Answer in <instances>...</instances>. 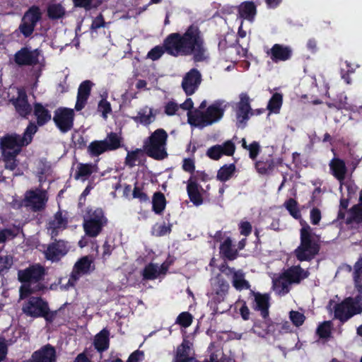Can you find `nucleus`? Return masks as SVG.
Wrapping results in <instances>:
<instances>
[{
	"instance_id": "f257e3e1",
	"label": "nucleus",
	"mask_w": 362,
	"mask_h": 362,
	"mask_svg": "<svg viewBox=\"0 0 362 362\" xmlns=\"http://www.w3.org/2000/svg\"><path fill=\"white\" fill-rule=\"evenodd\" d=\"M167 48L169 55L178 57L192 56L194 62L208 59L207 49L198 26L190 25L182 34L172 33L168 35Z\"/></svg>"
},
{
	"instance_id": "f03ea898",
	"label": "nucleus",
	"mask_w": 362,
	"mask_h": 362,
	"mask_svg": "<svg viewBox=\"0 0 362 362\" xmlns=\"http://www.w3.org/2000/svg\"><path fill=\"white\" fill-rule=\"evenodd\" d=\"M300 230V245L294 250L296 257L300 262H310L319 253L320 244L311 227L304 222Z\"/></svg>"
},
{
	"instance_id": "7ed1b4c3",
	"label": "nucleus",
	"mask_w": 362,
	"mask_h": 362,
	"mask_svg": "<svg viewBox=\"0 0 362 362\" xmlns=\"http://www.w3.org/2000/svg\"><path fill=\"white\" fill-rule=\"evenodd\" d=\"M108 224V218L101 207L88 206L83 214V228L90 238H96Z\"/></svg>"
},
{
	"instance_id": "20e7f679",
	"label": "nucleus",
	"mask_w": 362,
	"mask_h": 362,
	"mask_svg": "<svg viewBox=\"0 0 362 362\" xmlns=\"http://www.w3.org/2000/svg\"><path fill=\"white\" fill-rule=\"evenodd\" d=\"M168 135L163 129L155 130L144 142L146 154L156 160H162L168 156L166 145Z\"/></svg>"
},
{
	"instance_id": "39448f33",
	"label": "nucleus",
	"mask_w": 362,
	"mask_h": 362,
	"mask_svg": "<svg viewBox=\"0 0 362 362\" xmlns=\"http://www.w3.org/2000/svg\"><path fill=\"white\" fill-rule=\"evenodd\" d=\"M45 274V268L40 264H33L24 269V298L46 288L43 283Z\"/></svg>"
},
{
	"instance_id": "423d86ee",
	"label": "nucleus",
	"mask_w": 362,
	"mask_h": 362,
	"mask_svg": "<svg viewBox=\"0 0 362 362\" xmlns=\"http://www.w3.org/2000/svg\"><path fill=\"white\" fill-rule=\"evenodd\" d=\"M48 201L47 192L40 187L29 189L24 194V207L26 211L33 213L27 217L24 215V223L37 218L38 214L45 210Z\"/></svg>"
},
{
	"instance_id": "0eeeda50",
	"label": "nucleus",
	"mask_w": 362,
	"mask_h": 362,
	"mask_svg": "<svg viewBox=\"0 0 362 362\" xmlns=\"http://www.w3.org/2000/svg\"><path fill=\"white\" fill-rule=\"evenodd\" d=\"M22 144L23 139L15 134L0 139V149L6 168L12 170L16 168V157L20 153Z\"/></svg>"
},
{
	"instance_id": "6e6552de",
	"label": "nucleus",
	"mask_w": 362,
	"mask_h": 362,
	"mask_svg": "<svg viewBox=\"0 0 362 362\" xmlns=\"http://www.w3.org/2000/svg\"><path fill=\"white\" fill-rule=\"evenodd\" d=\"M224 113V109L221 107V103L216 102L209 105L205 112L195 110L194 114L187 113L188 122L191 125L203 128L212 124L221 119Z\"/></svg>"
},
{
	"instance_id": "1a4fd4ad",
	"label": "nucleus",
	"mask_w": 362,
	"mask_h": 362,
	"mask_svg": "<svg viewBox=\"0 0 362 362\" xmlns=\"http://www.w3.org/2000/svg\"><path fill=\"white\" fill-rule=\"evenodd\" d=\"M229 288L228 282L221 274H218L211 282V299L209 305L213 310V314L221 313L218 305L225 300Z\"/></svg>"
},
{
	"instance_id": "9d476101",
	"label": "nucleus",
	"mask_w": 362,
	"mask_h": 362,
	"mask_svg": "<svg viewBox=\"0 0 362 362\" xmlns=\"http://www.w3.org/2000/svg\"><path fill=\"white\" fill-rule=\"evenodd\" d=\"M75 112L74 109L59 107L54 112L53 122L62 133H66L74 127Z\"/></svg>"
},
{
	"instance_id": "9b49d317",
	"label": "nucleus",
	"mask_w": 362,
	"mask_h": 362,
	"mask_svg": "<svg viewBox=\"0 0 362 362\" xmlns=\"http://www.w3.org/2000/svg\"><path fill=\"white\" fill-rule=\"evenodd\" d=\"M45 251V256L47 259L52 262H57L65 256L69 251V243L64 240L54 238Z\"/></svg>"
},
{
	"instance_id": "f8f14e48",
	"label": "nucleus",
	"mask_w": 362,
	"mask_h": 362,
	"mask_svg": "<svg viewBox=\"0 0 362 362\" xmlns=\"http://www.w3.org/2000/svg\"><path fill=\"white\" fill-rule=\"evenodd\" d=\"M92 260L88 256H84L80 258L74 265L72 272L65 287H74L76 282L81 276L88 274L90 272Z\"/></svg>"
},
{
	"instance_id": "ddd939ff",
	"label": "nucleus",
	"mask_w": 362,
	"mask_h": 362,
	"mask_svg": "<svg viewBox=\"0 0 362 362\" xmlns=\"http://www.w3.org/2000/svg\"><path fill=\"white\" fill-rule=\"evenodd\" d=\"M42 13L38 6H31L24 13V37H30L38 22L42 20Z\"/></svg>"
},
{
	"instance_id": "4468645a",
	"label": "nucleus",
	"mask_w": 362,
	"mask_h": 362,
	"mask_svg": "<svg viewBox=\"0 0 362 362\" xmlns=\"http://www.w3.org/2000/svg\"><path fill=\"white\" fill-rule=\"evenodd\" d=\"M69 215L66 211L59 209L47 223V230L50 231L51 240L57 238L60 231L67 228Z\"/></svg>"
},
{
	"instance_id": "2eb2a0df",
	"label": "nucleus",
	"mask_w": 362,
	"mask_h": 362,
	"mask_svg": "<svg viewBox=\"0 0 362 362\" xmlns=\"http://www.w3.org/2000/svg\"><path fill=\"white\" fill-rule=\"evenodd\" d=\"M333 309L334 318L339 320L341 324L358 315L355 307L352 305V299H349V297L345 298L341 302L336 303Z\"/></svg>"
},
{
	"instance_id": "dca6fc26",
	"label": "nucleus",
	"mask_w": 362,
	"mask_h": 362,
	"mask_svg": "<svg viewBox=\"0 0 362 362\" xmlns=\"http://www.w3.org/2000/svg\"><path fill=\"white\" fill-rule=\"evenodd\" d=\"M239 98L240 100L237 103L236 110V124L238 127L244 128L250 118L249 114L252 111L250 105L251 100L246 93H241Z\"/></svg>"
},
{
	"instance_id": "f3484780",
	"label": "nucleus",
	"mask_w": 362,
	"mask_h": 362,
	"mask_svg": "<svg viewBox=\"0 0 362 362\" xmlns=\"http://www.w3.org/2000/svg\"><path fill=\"white\" fill-rule=\"evenodd\" d=\"M202 81L200 71L195 69H191L185 74L182 81V88L185 94L192 95L198 89Z\"/></svg>"
},
{
	"instance_id": "a211bd4d",
	"label": "nucleus",
	"mask_w": 362,
	"mask_h": 362,
	"mask_svg": "<svg viewBox=\"0 0 362 362\" xmlns=\"http://www.w3.org/2000/svg\"><path fill=\"white\" fill-rule=\"evenodd\" d=\"M235 151V145L231 140H227L222 144H216L206 151V155L214 160H219L223 156H232Z\"/></svg>"
},
{
	"instance_id": "6ab92c4d",
	"label": "nucleus",
	"mask_w": 362,
	"mask_h": 362,
	"mask_svg": "<svg viewBox=\"0 0 362 362\" xmlns=\"http://www.w3.org/2000/svg\"><path fill=\"white\" fill-rule=\"evenodd\" d=\"M48 303L41 297H30L25 307H24V314L33 317H40L45 313V309H47Z\"/></svg>"
},
{
	"instance_id": "aec40b11",
	"label": "nucleus",
	"mask_w": 362,
	"mask_h": 362,
	"mask_svg": "<svg viewBox=\"0 0 362 362\" xmlns=\"http://www.w3.org/2000/svg\"><path fill=\"white\" fill-rule=\"evenodd\" d=\"M274 63L290 60L293 56V49L290 46L283 44H274L266 52Z\"/></svg>"
},
{
	"instance_id": "412c9836",
	"label": "nucleus",
	"mask_w": 362,
	"mask_h": 362,
	"mask_svg": "<svg viewBox=\"0 0 362 362\" xmlns=\"http://www.w3.org/2000/svg\"><path fill=\"white\" fill-rule=\"evenodd\" d=\"M250 294L254 296L251 303L252 308L255 311H259L263 319H267L269 316L270 296L268 293H261L251 291Z\"/></svg>"
},
{
	"instance_id": "4be33fe9",
	"label": "nucleus",
	"mask_w": 362,
	"mask_h": 362,
	"mask_svg": "<svg viewBox=\"0 0 362 362\" xmlns=\"http://www.w3.org/2000/svg\"><path fill=\"white\" fill-rule=\"evenodd\" d=\"M93 85L89 80H86L79 85L74 107L76 111L82 110L86 105Z\"/></svg>"
},
{
	"instance_id": "5701e85b",
	"label": "nucleus",
	"mask_w": 362,
	"mask_h": 362,
	"mask_svg": "<svg viewBox=\"0 0 362 362\" xmlns=\"http://www.w3.org/2000/svg\"><path fill=\"white\" fill-rule=\"evenodd\" d=\"M280 323L274 322L268 317L264 319L262 322H255L252 327L254 333L260 337H264L267 334H274L279 329Z\"/></svg>"
},
{
	"instance_id": "b1692460",
	"label": "nucleus",
	"mask_w": 362,
	"mask_h": 362,
	"mask_svg": "<svg viewBox=\"0 0 362 362\" xmlns=\"http://www.w3.org/2000/svg\"><path fill=\"white\" fill-rule=\"evenodd\" d=\"M330 173L340 183H342L346 178L348 171L345 161L339 158L334 157L329 163Z\"/></svg>"
},
{
	"instance_id": "393cba45",
	"label": "nucleus",
	"mask_w": 362,
	"mask_h": 362,
	"mask_svg": "<svg viewBox=\"0 0 362 362\" xmlns=\"http://www.w3.org/2000/svg\"><path fill=\"white\" fill-rule=\"evenodd\" d=\"M309 275L308 271L298 266H293L288 269L283 274L282 278L289 284H299Z\"/></svg>"
},
{
	"instance_id": "a878e982",
	"label": "nucleus",
	"mask_w": 362,
	"mask_h": 362,
	"mask_svg": "<svg viewBox=\"0 0 362 362\" xmlns=\"http://www.w3.org/2000/svg\"><path fill=\"white\" fill-rule=\"evenodd\" d=\"M202 187L197 182L192 176L189 177L187 185V192L189 200L195 205L199 206L203 203V198L200 193Z\"/></svg>"
},
{
	"instance_id": "bb28decb",
	"label": "nucleus",
	"mask_w": 362,
	"mask_h": 362,
	"mask_svg": "<svg viewBox=\"0 0 362 362\" xmlns=\"http://www.w3.org/2000/svg\"><path fill=\"white\" fill-rule=\"evenodd\" d=\"M33 115L36 118V123L40 127L45 126L52 119L50 111L40 103L35 102L33 104Z\"/></svg>"
},
{
	"instance_id": "cd10ccee",
	"label": "nucleus",
	"mask_w": 362,
	"mask_h": 362,
	"mask_svg": "<svg viewBox=\"0 0 362 362\" xmlns=\"http://www.w3.org/2000/svg\"><path fill=\"white\" fill-rule=\"evenodd\" d=\"M276 163L272 155L267 157H261L255 163L257 172L262 175H269L274 170Z\"/></svg>"
},
{
	"instance_id": "c85d7f7f",
	"label": "nucleus",
	"mask_w": 362,
	"mask_h": 362,
	"mask_svg": "<svg viewBox=\"0 0 362 362\" xmlns=\"http://www.w3.org/2000/svg\"><path fill=\"white\" fill-rule=\"evenodd\" d=\"M98 165L91 163H80L77 165V169L74 173L75 180H86L93 173L98 171Z\"/></svg>"
},
{
	"instance_id": "c756f323",
	"label": "nucleus",
	"mask_w": 362,
	"mask_h": 362,
	"mask_svg": "<svg viewBox=\"0 0 362 362\" xmlns=\"http://www.w3.org/2000/svg\"><path fill=\"white\" fill-rule=\"evenodd\" d=\"M219 252L221 257L229 260L233 261L238 257V250L233 247V242L230 237H227L220 245Z\"/></svg>"
},
{
	"instance_id": "7c9ffc66",
	"label": "nucleus",
	"mask_w": 362,
	"mask_h": 362,
	"mask_svg": "<svg viewBox=\"0 0 362 362\" xmlns=\"http://www.w3.org/2000/svg\"><path fill=\"white\" fill-rule=\"evenodd\" d=\"M257 13V8L252 1H245L240 4L238 8L240 18L247 20L250 22L254 21Z\"/></svg>"
},
{
	"instance_id": "2f4dec72",
	"label": "nucleus",
	"mask_w": 362,
	"mask_h": 362,
	"mask_svg": "<svg viewBox=\"0 0 362 362\" xmlns=\"http://www.w3.org/2000/svg\"><path fill=\"white\" fill-rule=\"evenodd\" d=\"M109 331L103 329L95 336L93 344L98 351L103 352L109 348Z\"/></svg>"
},
{
	"instance_id": "473e14b6",
	"label": "nucleus",
	"mask_w": 362,
	"mask_h": 362,
	"mask_svg": "<svg viewBox=\"0 0 362 362\" xmlns=\"http://www.w3.org/2000/svg\"><path fill=\"white\" fill-rule=\"evenodd\" d=\"M167 204V200L164 194L161 192H156L152 197V210L158 215L164 211Z\"/></svg>"
},
{
	"instance_id": "72a5a7b5",
	"label": "nucleus",
	"mask_w": 362,
	"mask_h": 362,
	"mask_svg": "<svg viewBox=\"0 0 362 362\" xmlns=\"http://www.w3.org/2000/svg\"><path fill=\"white\" fill-rule=\"evenodd\" d=\"M236 171L235 163L225 164L217 171L216 179L226 182L231 179Z\"/></svg>"
},
{
	"instance_id": "f704fd0d",
	"label": "nucleus",
	"mask_w": 362,
	"mask_h": 362,
	"mask_svg": "<svg viewBox=\"0 0 362 362\" xmlns=\"http://www.w3.org/2000/svg\"><path fill=\"white\" fill-rule=\"evenodd\" d=\"M161 275L158 264L150 262L147 264L141 271V276L144 281L155 280Z\"/></svg>"
},
{
	"instance_id": "c9c22d12",
	"label": "nucleus",
	"mask_w": 362,
	"mask_h": 362,
	"mask_svg": "<svg viewBox=\"0 0 362 362\" xmlns=\"http://www.w3.org/2000/svg\"><path fill=\"white\" fill-rule=\"evenodd\" d=\"M106 142L109 151H115L122 146L123 138L116 132L107 133V136L103 139Z\"/></svg>"
},
{
	"instance_id": "e433bc0d",
	"label": "nucleus",
	"mask_w": 362,
	"mask_h": 362,
	"mask_svg": "<svg viewBox=\"0 0 362 362\" xmlns=\"http://www.w3.org/2000/svg\"><path fill=\"white\" fill-rule=\"evenodd\" d=\"M87 150L89 155L92 157H97L105 152L109 151L107 148L106 142L103 140H95L91 141Z\"/></svg>"
},
{
	"instance_id": "4c0bfd02",
	"label": "nucleus",
	"mask_w": 362,
	"mask_h": 362,
	"mask_svg": "<svg viewBox=\"0 0 362 362\" xmlns=\"http://www.w3.org/2000/svg\"><path fill=\"white\" fill-rule=\"evenodd\" d=\"M345 223L347 225L351 223H362V204L359 202L357 204H354L349 210V216L346 219Z\"/></svg>"
},
{
	"instance_id": "58836bf2",
	"label": "nucleus",
	"mask_w": 362,
	"mask_h": 362,
	"mask_svg": "<svg viewBox=\"0 0 362 362\" xmlns=\"http://www.w3.org/2000/svg\"><path fill=\"white\" fill-rule=\"evenodd\" d=\"M232 285L237 291L250 289V284L245 279V273L242 269H238L237 272L234 273V276L232 279Z\"/></svg>"
},
{
	"instance_id": "ea45409f",
	"label": "nucleus",
	"mask_w": 362,
	"mask_h": 362,
	"mask_svg": "<svg viewBox=\"0 0 362 362\" xmlns=\"http://www.w3.org/2000/svg\"><path fill=\"white\" fill-rule=\"evenodd\" d=\"M65 13V8L61 4H49L47 8V17L52 21L63 18Z\"/></svg>"
},
{
	"instance_id": "a19ab883",
	"label": "nucleus",
	"mask_w": 362,
	"mask_h": 362,
	"mask_svg": "<svg viewBox=\"0 0 362 362\" xmlns=\"http://www.w3.org/2000/svg\"><path fill=\"white\" fill-rule=\"evenodd\" d=\"M352 277L354 288L362 289V255L358 257L353 266Z\"/></svg>"
},
{
	"instance_id": "79ce46f5",
	"label": "nucleus",
	"mask_w": 362,
	"mask_h": 362,
	"mask_svg": "<svg viewBox=\"0 0 362 362\" xmlns=\"http://www.w3.org/2000/svg\"><path fill=\"white\" fill-rule=\"evenodd\" d=\"M283 103V95L281 93H275L272 95L267 104V110L271 113L277 114L279 112Z\"/></svg>"
},
{
	"instance_id": "37998d69",
	"label": "nucleus",
	"mask_w": 362,
	"mask_h": 362,
	"mask_svg": "<svg viewBox=\"0 0 362 362\" xmlns=\"http://www.w3.org/2000/svg\"><path fill=\"white\" fill-rule=\"evenodd\" d=\"M167 42L168 36L164 39L162 46L157 45L148 52V58L153 61H156L159 59L165 52L169 54V51H168L167 48Z\"/></svg>"
},
{
	"instance_id": "c03bdc74",
	"label": "nucleus",
	"mask_w": 362,
	"mask_h": 362,
	"mask_svg": "<svg viewBox=\"0 0 362 362\" xmlns=\"http://www.w3.org/2000/svg\"><path fill=\"white\" fill-rule=\"evenodd\" d=\"M40 51L36 49L33 51L24 47V66L36 65L39 63Z\"/></svg>"
},
{
	"instance_id": "a18cd8bd",
	"label": "nucleus",
	"mask_w": 362,
	"mask_h": 362,
	"mask_svg": "<svg viewBox=\"0 0 362 362\" xmlns=\"http://www.w3.org/2000/svg\"><path fill=\"white\" fill-rule=\"evenodd\" d=\"M284 205L293 218L295 219H299L301 218L298 204L296 199L289 198L284 202Z\"/></svg>"
},
{
	"instance_id": "49530a36",
	"label": "nucleus",
	"mask_w": 362,
	"mask_h": 362,
	"mask_svg": "<svg viewBox=\"0 0 362 362\" xmlns=\"http://www.w3.org/2000/svg\"><path fill=\"white\" fill-rule=\"evenodd\" d=\"M38 125L36 122L30 121L24 130V147L30 144L33 139V136L38 131Z\"/></svg>"
},
{
	"instance_id": "de8ad7c7",
	"label": "nucleus",
	"mask_w": 362,
	"mask_h": 362,
	"mask_svg": "<svg viewBox=\"0 0 362 362\" xmlns=\"http://www.w3.org/2000/svg\"><path fill=\"white\" fill-rule=\"evenodd\" d=\"M152 117H153L152 110L150 109L148 114H146V108H145L139 111L138 115L135 117H133L132 119L136 123L148 125L152 122Z\"/></svg>"
},
{
	"instance_id": "09e8293b",
	"label": "nucleus",
	"mask_w": 362,
	"mask_h": 362,
	"mask_svg": "<svg viewBox=\"0 0 362 362\" xmlns=\"http://www.w3.org/2000/svg\"><path fill=\"white\" fill-rule=\"evenodd\" d=\"M15 93H18V97L16 98H12L11 102L18 114L23 115V98L21 97V91L16 87H10L8 93L11 94Z\"/></svg>"
},
{
	"instance_id": "8fccbe9b",
	"label": "nucleus",
	"mask_w": 362,
	"mask_h": 362,
	"mask_svg": "<svg viewBox=\"0 0 362 362\" xmlns=\"http://www.w3.org/2000/svg\"><path fill=\"white\" fill-rule=\"evenodd\" d=\"M19 233L17 228L0 229V243L13 239Z\"/></svg>"
},
{
	"instance_id": "3c124183",
	"label": "nucleus",
	"mask_w": 362,
	"mask_h": 362,
	"mask_svg": "<svg viewBox=\"0 0 362 362\" xmlns=\"http://www.w3.org/2000/svg\"><path fill=\"white\" fill-rule=\"evenodd\" d=\"M193 316L189 312H182L177 317L175 322L182 327L187 328L191 325Z\"/></svg>"
},
{
	"instance_id": "603ef678",
	"label": "nucleus",
	"mask_w": 362,
	"mask_h": 362,
	"mask_svg": "<svg viewBox=\"0 0 362 362\" xmlns=\"http://www.w3.org/2000/svg\"><path fill=\"white\" fill-rule=\"evenodd\" d=\"M141 153V150L140 148L128 151L125 158V165L129 168L134 167L136 165V162L139 160V156Z\"/></svg>"
},
{
	"instance_id": "864d4df0",
	"label": "nucleus",
	"mask_w": 362,
	"mask_h": 362,
	"mask_svg": "<svg viewBox=\"0 0 362 362\" xmlns=\"http://www.w3.org/2000/svg\"><path fill=\"white\" fill-rule=\"evenodd\" d=\"M331 322L325 321L320 324L317 328V334L321 339H327L330 337L331 334Z\"/></svg>"
},
{
	"instance_id": "5fc2aeb1",
	"label": "nucleus",
	"mask_w": 362,
	"mask_h": 362,
	"mask_svg": "<svg viewBox=\"0 0 362 362\" xmlns=\"http://www.w3.org/2000/svg\"><path fill=\"white\" fill-rule=\"evenodd\" d=\"M132 196L134 199H139L141 203H146L149 202V197L143 191V187L137 185V182H136L134 185Z\"/></svg>"
},
{
	"instance_id": "6e6d98bb",
	"label": "nucleus",
	"mask_w": 362,
	"mask_h": 362,
	"mask_svg": "<svg viewBox=\"0 0 362 362\" xmlns=\"http://www.w3.org/2000/svg\"><path fill=\"white\" fill-rule=\"evenodd\" d=\"M13 264V258L9 255H0V275L6 273Z\"/></svg>"
},
{
	"instance_id": "4d7b16f0",
	"label": "nucleus",
	"mask_w": 362,
	"mask_h": 362,
	"mask_svg": "<svg viewBox=\"0 0 362 362\" xmlns=\"http://www.w3.org/2000/svg\"><path fill=\"white\" fill-rule=\"evenodd\" d=\"M98 111L102 113V117L104 119H106L107 115L112 112L110 103L105 98H102L98 103Z\"/></svg>"
},
{
	"instance_id": "13d9d810",
	"label": "nucleus",
	"mask_w": 362,
	"mask_h": 362,
	"mask_svg": "<svg viewBox=\"0 0 362 362\" xmlns=\"http://www.w3.org/2000/svg\"><path fill=\"white\" fill-rule=\"evenodd\" d=\"M358 293L354 297H349L352 299V305L355 307V310L358 315L362 313V289L355 288Z\"/></svg>"
},
{
	"instance_id": "bf43d9fd",
	"label": "nucleus",
	"mask_w": 362,
	"mask_h": 362,
	"mask_svg": "<svg viewBox=\"0 0 362 362\" xmlns=\"http://www.w3.org/2000/svg\"><path fill=\"white\" fill-rule=\"evenodd\" d=\"M289 317L292 323L296 327L301 326L304 323L305 320V317L303 313L294 310H291L289 313Z\"/></svg>"
},
{
	"instance_id": "052dcab7",
	"label": "nucleus",
	"mask_w": 362,
	"mask_h": 362,
	"mask_svg": "<svg viewBox=\"0 0 362 362\" xmlns=\"http://www.w3.org/2000/svg\"><path fill=\"white\" fill-rule=\"evenodd\" d=\"M249 157L252 160H255L261 151V146L259 142L254 141L248 145Z\"/></svg>"
},
{
	"instance_id": "680f3d73",
	"label": "nucleus",
	"mask_w": 362,
	"mask_h": 362,
	"mask_svg": "<svg viewBox=\"0 0 362 362\" xmlns=\"http://www.w3.org/2000/svg\"><path fill=\"white\" fill-rule=\"evenodd\" d=\"M240 233L245 237L248 236L252 230V227L249 221H241L238 224Z\"/></svg>"
},
{
	"instance_id": "e2e57ef3",
	"label": "nucleus",
	"mask_w": 362,
	"mask_h": 362,
	"mask_svg": "<svg viewBox=\"0 0 362 362\" xmlns=\"http://www.w3.org/2000/svg\"><path fill=\"white\" fill-rule=\"evenodd\" d=\"M310 218L313 225H318L322 218L321 211L317 207L313 208L310 212Z\"/></svg>"
},
{
	"instance_id": "0e129e2a",
	"label": "nucleus",
	"mask_w": 362,
	"mask_h": 362,
	"mask_svg": "<svg viewBox=\"0 0 362 362\" xmlns=\"http://www.w3.org/2000/svg\"><path fill=\"white\" fill-rule=\"evenodd\" d=\"M153 230L156 236H163L170 233L171 226H166L165 223L156 225L154 226Z\"/></svg>"
},
{
	"instance_id": "69168bd1",
	"label": "nucleus",
	"mask_w": 362,
	"mask_h": 362,
	"mask_svg": "<svg viewBox=\"0 0 362 362\" xmlns=\"http://www.w3.org/2000/svg\"><path fill=\"white\" fill-rule=\"evenodd\" d=\"M105 26V22L104 20V17L102 13H99L92 21L90 29L93 30H96L100 28H104Z\"/></svg>"
},
{
	"instance_id": "338daca9",
	"label": "nucleus",
	"mask_w": 362,
	"mask_h": 362,
	"mask_svg": "<svg viewBox=\"0 0 362 362\" xmlns=\"http://www.w3.org/2000/svg\"><path fill=\"white\" fill-rule=\"evenodd\" d=\"M178 110V105L173 101L168 102L165 106V113L168 116H173L175 115Z\"/></svg>"
},
{
	"instance_id": "774afa93",
	"label": "nucleus",
	"mask_w": 362,
	"mask_h": 362,
	"mask_svg": "<svg viewBox=\"0 0 362 362\" xmlns=\"http://www.w3.org/2000/svg\"><path fill=\"white\" fill-rule=\"evenodd\" d=\"M182 169L185 172L193 173L195 170L194 160L191 158H185L183 160Z\"/></svg>"
}]
</instances>
